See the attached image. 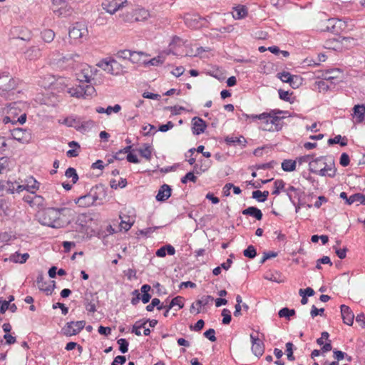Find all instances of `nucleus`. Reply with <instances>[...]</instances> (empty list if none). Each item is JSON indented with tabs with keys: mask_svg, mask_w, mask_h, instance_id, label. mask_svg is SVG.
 I'll return each instance as SVG.
<instances>
[{
	"mask_svg": "<svg viewBox=\"0 0 365 365\" xmlns=\"http://www.w3.org/2000/svg\"><path fill=\"white\" fill-rule=\"evenodd\" d=\"M71 210L67 207H48L43 210L39 214V222L43 225H46L53 228L61 227L60 217L61 215H66Z\"/></svg>",
	"mask_w": 365,
	"mask_h": 365,
	"instance_id": "1",
	"label": "nucleus"
},
{
	"mask_svg": "<svg viewBox=\"0 0 365 365\" xmlns=\"http://www.w3.org/2000/svg\"><path fill=\"white\" fill-rule=\"evenodd\" d=\"M19 81L12 78L9 73L4 72L0 74V96L6 99H14L15 90L18 87Z\"/></svg>",
	"mask_w": 365,
	"mask_h": 365,
	"instance_id": "2",
	"label": "nucleus"
},
{
	"mask_svg": "<svg viewBox=\"0 0 365 365\" xmlns=\"http://www.w3.org/2000/svg\"><path fill=\"white\" fill-rule=\"evenodd\" d=\"M86 322L77 321L67 322L61 329V333L66 336H71L78 334L85 327Z\"/></svg>",
	"mask_w": 365,
	"mask_h": 365,
	"instance_id": "3",
	"label": "nucleus"
},
{
	"mask_svg": "<svg viewBox=\"0 0 365 365\" xmlns=\"http://www.w3.org/2000/svg\"><path fill=\"white\" fill-rule=\"evenodd\" d=\"M283 111L280 110H273L269 113L270 115L268 117L269 120V124L270 123L271 125L268 127V125H266L262 128V130H280L282 128V120L284 117H279L277 115V114L282 113Z\"/></svg>",
	"mask_w": 365,
	"mask_h": 365,
	"instance_id": "4",
	"label": "nucleus"
},
{
	"mask_svg": "<svg viewBox=\"0 0 365 365\" xmlns=\"http://www.w3.org/2000/svg\"><path fill=\"white\" fill-rule=\"evenodd\" d=\"M184 22L187 27L197 29L205 26L207 20L198 14H187L184 16Z\"/></svg>",
	"mask_w": 365,
	"mask_h": 365,
	"instance_id": "5",
	"label": "nucleus"
},
{
	"mask_svg": "<svg viewBox=\"0 0 365 365\" xmlns=\"http://www.w3.org/2000/svg\"><path fill=\"white\" fill-rule=\"evenodd\" d=\"M127 5V0H104L102 3L103 9L110 14H115Z\"/></svg>",
	"mask_w": 365,
	"mask_h": 365,
	"instance_id": "6",
	"label": "nucleus"
},
{
	"mask_svg": "<svg viewBox=\"0 0 365 365\" xmlns=\"http://www.w3.org/2000/svg\"><path fill=\"white\" fill-rule=\"evenodd\" d=\"M97 66L112 75H118L120 64L114 59L104 58L97 63Z\"/></svg>",
	"mask_w": 365,
	"mask_h": 365,
	"instance_id": "7",
	"label": "nucleus"
},
{
	"mask_svg": "<svg viewBox=\"0 0 365 365\" xmlns=\"http://www.w3.org/2000/svg\"><path fill=\"white\" fill-rule=\"evenodd\" d=\"M346 24L341 19H329L327 20L326 28L324 31H329L334 34H339L341 31L345 29Z\"/></svg>",
	"mask_w": 365,
	"mask_h": 365,
	"instance_id": "8",
	"label": "nucleus"
},
{
	"mask_svg": "<svg viewBox=\"0 0 365 365\" xmlns=\"http://www.w3.org/2000/svg\"><path fill=\"white\" fill-rule=\"evenodd\" d=\"M97 293L86 292L83 299V305L86 309L91 313L96 312V304L98 303Z\"/></svg>",
	"mask_w": 365,
	"mask_h": 365,
	"instance_id": "9",
	"label": "nucleus"
},
{
	"mask_svg": "<svg viewBox=\"0 0 365 365\" xmlns=\"http://www.w3.org/2000/svg\"><path fill=\"white\" fill-rule=\"evenodd\" d=\"M353 40L351 37H341L329 38L325 41L324 46L327 49L340 51L343 48V41Z\"/></svg>",
	"mask_w": 365,
	"mask_h": 365,
	"instance_id": "10",
	"label": "nucleus"
},
{
	"mask_svg": "<svg viewBox=\"0 0 365 365\" xmlns=\"http://www.w3.org/2000/svg\"><path fill=\"white\" fill-rule=\"evenodd\" d=\"M36 284L40 290L46 292L47 295H51L56 287L55 281H51L49 285H46V282L44 281V277L42 272H40L36 278Z\"/></svg>",
	"mask_w": 365,
	"mask_h": 365,
	"instance_id": "11",
	"label": "nucleus"
},
{
	"mask_svg": "<svg viewBox=\"0 0 365 365\" xmlns=\"http://www.w3.org/2000/svg\"><path fill=\"white\" fill-rule=\"evenodd\" d=\"M325 156H320L318 157L314 160H312L311 162H309V170L310 173L317 174L320 176H327V170L326 169V167L321 168L320 169H318V167H317V165L319 163H322L325 160Z\"/></svg>",
	"mask_w": 365,
	"mask_h": 365,
	"instance_id": "12",
	"label": "nucleus"
},
{
	"mask_svg": "<svg viewBox=\"0 0 365 365\" xmlns=\"http://www.w3.org/2000/svg\"><path fill=\"white\" fill-rule=\"evenodd\" d=\"M250 339L252 342V351L257 357L261 356L264 351V343L257 336H255L252 334H250Z\"/></svg>",
	"mask_w": 365,
	"mask_h": 365,
	"instance_id": "13",
	"label": "nucleus"
},
{
	"mask_svg": "<svg viewBox=\"0 0 365 365\" xmlns=\"http://www.w3.org/2000/svg\"><path fill=\"white\" fill-rule=\"evenodd\" d=\"M89 194L93 198V200L96 202L98 200H103L106 196V187L103 185L99 184L93 187L89 192Z\"/></svg>",
	"mask_w": 365,
	"mask_h": 365,
	"instance_id": "14",
	"label": "nucleus"
},
{
	"mask_svg": "<svg viewBox=\"0 0 365 365\" xmlns=\"http://www.w3.org/2000/svg\"><path fill=\"white\" fill-rule=\"evenodd\" d=\"M341 314L344 324L349 326L353 324L354 314L348 306L345 304L341 305Z\"/></svg>",
	"mask_w": 365,
	"mask_h": 365,
	"instance_id": "15",
	"label": "nucleus"
},
{
	"mask_svg": "<svg viewBox=\"0 0 365 365\" xmlns=\"http://www.w3.org/2000/svg\"><path fill=\"white\" fill-rule=\"evenodd\" d=\"M172 188L167 184H163L158 190L155 197L157 201L164 202L167 200L171 195Z\"/></svg>",
	"mask_w": 365,
	"mask_h": 365,
	"instance_id": "16",
	"label": "nucleus"
},
{
	"mask_svg": "<svg viewBox=\"0 0 365 365\" xmlns=\"http://www.w3.org/2000/svg\"><path fill=\"white\" fill-rule=\"evenodd\" d=\"M192 121V133L195 135H200L205 132L207 127L206 123L199 117H194Z\"/></svg>",
	"mask_w": 365,
	"mask_h": 365,
	"instance_id": "17",
	"label": "nucleus"
},
{
	"mask_svg": "<svg viewBox=\"0 0 365 365\" xmlns=\"http://www.w3.org/2000/svg\"><path fill=\"white\" fill-rule=\"evenodd\" d=\"M86 31L87 30L81 27V25L76 24L69 30L68 36L71 38L76 40L82 38Z\"/></svg>",
	"mask_w": 365,
	"mask_h": 365,
	"instance_id": "18",
	"label": "nucleus"
},
{
	"mask_svg": "<svg viewBox=\"0 0 365 365\" xmlns=\"http://www.w3.org/2000/svg\"><path fill=\"white\" fill-rule=\"evenodd\" d=\"M133 16H134L135 22L143 21L148 19L150 14L143 8H138L133 10Z\"/></svg>",
	"mask_w": 365,
	"mask_h": 365,
	"instance_id": "19",
	"label": "nucleus"
},
{
	"mask_svg": "<svg viewBox=\"0 0 365 365\" xmlns=\"http://www.w3.org/2000/svg\"><path fill=\"white\" fill-rule=\"evenodd\" d=\"M95 202L96 201L93 200L91 195L88 193L85 195L79 197L76 201V203L78 204L79 207H86L93 205Z\"/></svg>",
	"mask_w": 365,
	"mask_h": 365,
	"instance_id": "20",
	"label": "nucleus"
},
{
	"mask_svg": "<svg viewBox=\"0 0 365 365\" xmlns=\"http://www.w3.org/2000/svg\"><path fill=\"white\" fill-rule=\"evenodd\" d=\"M342 76L343 72L339 68H334L326 72L324 79L332 82L334 80L341 79Z\"/></svg>",
	"mask_w": 365,
	"mask_h": 365,
	"instance_id": "21",
	"label": "nucleus"
},
{
	"mask_svg": "<svg viewBox=\"0 0 365 365\" xmlns=\"http://www.w3.org/2000/svg\"><path fill=\"white\" fill-rule=\"evenodd\" d=\"M354 115L356 118V123H361L364 120L365 115V105L358 104L355 105L353 108Z\"/></svg>",
	"mask_w": 365,
	"mask_h": 365,
	"instance_id": "22",
	"label": "nucleus"
},
{
	"mask_svg": "<svg viewBox=\"0 0 365 365\" xmlns=\"http://www.w3.org/2000/svg\"><path fill=\"white\" fill-rule=\"evenodd\" d=\"M25 56L29 60H34L41 56V49L38 46H31L25 52Z\"/></svg>",
	"mask_w": 365,
	"mask_h": 365,
	"instance_id": "23",
	"label": "nucleus"
},
{
	"mask_svg": "<svg viewBox=\"0 0 365 365\" xmlns=\"http://www.w3.org/2000/svg\"><path fill=\"white\" fill-rule=\"evenodd\" d=\"M136 150L139 153L141 157L145 158L147 160H150L152 158L153 148L149 144L145 143L143 145L142 148H140Z\"/></svg>",
	"mask_w": 365,
	"mask_h": 365,
	"instance_id": "24",
	"label": "nucleus"
},
{
	"mask_svg": "<svg viewBox=\"0 0 365 365\" xmlns=\"http://www.w3.org/2000/svg\"><path fill=\"white\" fill-rule=\"evenodd\" d=\"M29 255L28 253L24 254H20L19 252H15L12 255H11L9 257V259L11 262H15V263H24L26 262V260L29 259Z\"/></svg>",
	"mask_w": 365,
	"mask_h": 365,
	"instance_id": "25",
	"label": "nucleus"
},
{
	"mask_svg": "<svg viewBox=\"0 0 365 365\" xmlns=\"http://www.w3.org/2000/svg\"><path fill=\"white\" fill-rule=\"evenodd\" d=\"M225 141L228 145H236L237 144H239L242 145L243 147H245L247 143L246 140L242 136L240 138L227 136L225 139Z\"/></svg>",
	"mask_w": 365,
	"mask_h": 365,
	"instance_id": "26",
	"label": "nucleus"
},
{
	"mask_svg": "<svg viewBox=\"0 0 365 365\" xmlns=\"http://www.w3.org/2000/svg\"><path fill=\"white\" fill-rule=\"evenodd\" d=\"M356 202L357 205H365V195L358 192L351 195L349 197V205Z\"/></svg>",
	"mask_w": 365,
	"mask_h": 365,
	"instance_id": "27",
	"label": "nucleus"
},
{
	"mask_svg": "<svg viewBox=\"0 0 365 365\" xmlns=\"http://www.w3.org/2000/svg\"><path fill=\"white\" fill-rule=\"evenodd\" d=\"M87 68H84L82 69L81 73L78 74V79L81 82H86V83H90L91 79V74H89L92 72L91 68L88 66H86Z\"/></svg>",
	"mask_w": 365,
	"mask_h": 365,
	"instance_id": "28",
	"label": "nucleus"
},
{
	"mask_svg": "<svg viewBox=\"0 0 365 365\" xmlns=\"http://www.w3.org/2000/svg\"><path fill=\"white\" fill-rule=\"evenodd\" d=\"M82 60V57L78 53L68 54L63 57V61L68 63L69 66H73L72 62L80 63Z\"/></svg>",
	"mask_w": 365,
	"mask_h": 365,
	"instance_id": "29",
	"label": "nucleus"
},
{
	"mask_svg": "<svg viewBox=\"0 0 365 365\" xmlns=\"http://www.w3.org/2000/svg\"><path fill=\"white\" fill-rule=\"evenodd\" d=\"M282 168L286 172H292L296 169V161L292 160H284L282 163Z\"/></svg>",
	"mask_w": 365,
	"mask_h": 365,
	"instance_id": "30",
	"label": "nucleus"
},
{
	"mask_svg": "<svg viewBox=\"0 0 365 365\" xmlns=\"http://www.w3.org/2000/svg\"><path fill=\"white\" fill-rule=\"evenodd\" d=\"M146 54L142 51H132L129 61L133 63H143L144 60H142L143 56H145Z\"/></svg>",
	"mask_w": 365,
	"mask_h": 365,
	"instance_id": "31",
	"label": "nucleus"
},
{
	"mask_svg": "<svg viewBox=\"0 0 365 365\" xmlns=\"http://www.w3.org/2000/svg\"><path fill=\"white\" fill-rule=\"evenodd\" d=\"M322 164L324 165V167H326L328 172L327 176L329 178L335 177L337 170L335 167L334 160H331V161L329 162V164H327L326 162H322Z\"/></svg>",
	"mask_w": 365,
	"mask_h": 365,
	"instance_id": "32",
	"label": "nucleus"
},
{
	"mask_svg": "<svg viewBox=\"0 0 365 365\" xmlns=\"http://www.w3.org/2000/svg\"><path fill=\"white\" fill-rule=\"evenodd\" d=\"M270 115V114H268V113H262L259 115H247L245 114V116L247 118H252L253 120H255L257 119L262 120L264 121V123L266 124V125H269V120L268 117Z\"/></svg>",
	"mask_w": 365,
	"mask_h": 365,
	"instance_id": "33",
	"label": "nucleus"
},
{
	"mask_svg": "<svg viewBox=\"0 0 365 365\" xmlns=\"http://www.w3.org/2000/svg\"><path fill=\"white\" fill-rule=\"evenodd\" d=\"M295 313L296 312L294 309H291L287 307H284L279 311L278 315L281 318L284 317L287 319L289 320L291 317L295 315Z\"/></svg>",
	"mask_w": 365,
	"mask_h": 365,
	"instance_id": "34",
	"label": "nucleus"
},
{
	"mask_svg": "<svg viewBox=\"0 0 365 365\" xmlns=\"http://www.w3.org/2000/svg\"><path fill=\"white\" fill-rule=\"evenodd\" d=\"M83 86L79 85L77 87H72L68 88L67 92L71 95L72 97L76 98H83Z\"/></svg>",
	"mask_w": 365,
	"mask_h": 365,
	"instance_id": "35",
	"label": "nucleus"
},
{
	"mask_svg": "<svg viewBox=\"0 0 365 365\" xmlns=\"http://www.w3.org/2000/svg\"><path fill=\"white\" fill-rule=\"evenodd\" d=\"M287 192V195L292 203V205H295V200L293 199V195L292 194V192L296 193V195L298 196V200H299V195H300V190L298 188L294 187L292 185L289 186V187L284 190Z\"/></svg>",
	"mask_w": 365,
	"mask_h": 365,
	"instance_id": "36",
	"label": "nucleus"
},
{
	"mask_svg": "<svg viewBox=\"0 0 365 365\" xmlns=\"http://www.w3.org/2000/svg\"><path fill=\"white\" fill-rule=\"evenodd\" d=\"M183 297L180 296H178L173 298L168 304V309H172L175 306L178 307V309H180L183 307Z\"/></svg>",
	"mask_w": 365,
	"mask_h": 365,
	"instance_id": "37",
	"label": "nucleus"
},
{
	"mask_svg": "<svg viewBox=\"0 0 365 365\" xmlns=\"http://www.w3.org/2000/svg\"><path fill=\"white\" fill-rule=\"evenodd\" d=\"M55 37V33L51 29H46L41 32L42 39L46 42H51Z\"/></svg>",
	"mask_w": 365,
	"mask_h": 365,
	"instance_id": "38",
	"label": "nucleus"
},
{
	"mask_svg": "<svg viewBox=\"0 0 365 365\" xmlns=\"http://www.w3.org/2000/svg\"><path fill=\"white\" fill-rule=\"evenodd\" d=\"M65 175L68 178H71L73 184L76 183L78 180V175L73 168H68L65 172Z\"/></svg>",
	"mask_w": 365,
	"mask_h": 365,
	"instance_id": "39",
	"label": "nucleus"
},
{
	"mask_svg": "<svg viewBox=\"0 0 365 365\" xmlns=\"http://www.w3.org/2000/svg\"><path fill=\"white\" fill-rule=\"evenodd\" d=\"M211 297L210 296H207L206 297V299L203 300V299H198L197 300L195 303H193L192 304V306L190 307V312H192V310L195 308V306L197 307V314H199L200 312V308L202 306H205L207 304L208 302V299H210Z\"/></svg>",
	"mask_w": 365,
	"mask_h": 365,
	"instance_id": "40",
	"label": "nucleus"
},
{
	"mask_svg": "<svg viewBox=\"0 0 365 365\" xmlns=\"http://www.w3.org/2000/svg\"><path fill=\"white\" fill-rule=\"evenodd\" d=\"M303 79L301 76L297 75H293L292 79L290 80L289 85L294 88H298L302 84Z\"/></svg>",
	"mask_w": 365,
	"mask_h": 365,
	"instance_id": "41",
	"label": "nucleus"
},
{
	"mask_svg": "<svg viewBox=\"0 0 365 365\" xmlns=\"http://www.w3.org/2000/svg\"><path fill=\"white\" fill-rule=\"evenodd\" d=\"M83 98H86L87 97L92 96L96 93L95 88L91 85L83 86Z\"/></svg>",
	"mask_w": 365,
	"mask_h": 365,
	"instance_id": "42",
	"label": "nucleus"
},
{
	"mask_svg": "<svg viewBox=\"0 0 365 365\" xmlns=\"http://www.w3.org/2000/svg\"><path fill=\"white\" fill-rule=\"evenodd\" d=\"M45 200L44 198L38 195H34L33 197V207H36L38 208H43L45 205Z\"/></svg>",
	"mask_w": 365,
	"mask_h": 365,
	"instance_id": "43",
	"label": "nucleus"
},
{
	"mask_svg": "<svg viewBox=\"0 0 365 365\" xmlns=\"http://www.w3.org/2000/svg\"><path fill=\"white\" fill-rule=\"evenodd\" d=\"M165 61V58L161 56H158L157 57H154L148 61H143V63L145 65L150 66H158L162 64Z\"/></svg>",
	"mask_w": 365,
	"mask_h": 365,
	"instance_id": "44",
	"label": "nucleus"
},
{
	"mask_svg": "<svg viewBox=\"0 0 365 365\" xmlns=\"http://www.w3.org/2000/svg\"><path fill=\"white\" fill-rule=\"evenodd\" d=\"M243 255L247 258L253 259L257 255L256 248L253 245H249L247 248L243 251Z\"/></svg>",
	"mask_w": 365,
	"mask_h": 365,
	"instance_id": "45",
	"label": "nucleus"
},
{
	"mask_svg": "<svg viewBox=\"0 0 365 365\" xmlns=\"http://www.w3.org/2000/svg\"><path fill=\"white\" fill-rule=\"evenodd\" d=\"M274 190L272 192L273 195H278L281 190H284L285 182L283 180H277L274 182Z\"/></svg>",
	"mask_w": 365,
	"mask_h": 365,
	"instance_id": "46",
	"label": "nucleus"
},
{
	"mask_svg": "<svg viewBox=\"0 0 365 365\" xmlns=\"http://www.w3.org/2000/svg\"><path fill=\"white\" fill-rule=\"evenodd\" d=\"M146 324V322L144 321H138L135 323V324L133 326L132 328V332L134 333L137 336H140L141 332L140 331V329L145 328V326Z\"/></svg>",
	"mask_w": 365,
	"mask_h": 365,
	"instance_id": "47",
	"label": "nucleus"
},
{
	"mask_svg": "<svg viewBox=\"0 0 365 365\" xmlns=\"http://www.w3.org/2000/svg\"><path fill=\"white\" fill-rule=\"evenodd\" d=\"M117 343L119 345V351L122 354H125V353L128 352L129 343L128 342V341L125 339H123V338L119 339L117 341Z\"/></svg>",
	"mask_w": 365,
	"mask_h": 365,
	"instance_id": "48",
	"label": "nucleus"
},
{
	"mask_svg": "<svg viewBox=\"0 0 365 365\" xmlns=\"http://www.w3.org/2000/svg\"><path fill=\"white\" fill-rule=\"evenodd\" d=\"M247 14V9L244 6L237 7L233 14L235 19H240L245 17Z\"/></svg>",
	"mask_w": 365,
	"mask_h": 365,
	"instance_id": "49",
	"label": "nucleus"
},
{
	"mask_svg": "<svg viewBox=\"0 0 365 365\" xmlns=\"http://www.w3.org/2000/svg\"><path fill=\"white\" fill-rule=\"evenodd\" d=\"M249 215L255 217L257 220H261L263 216L262 211L254 206H251V211Z\"/></svg>",
	"mask_w": 365,
	"mask_h": 365,
	"instance_id": "50",
	"label": "nucleus"
},
{
	"mask_svg": "<svg viewBox=\"0 0 365 365\" xmlns=\"http://www.w3.org/2000/svg\"><path fill=\"white\" fill-rule=\"evenodd\" d=\"M328 264L330 266L332 265V262H331L330 258L328 256H324L323 257L317 260L316 269H322L321 264Z\"/></svg>",
	"mask_w": 365,
	"mask_h": 365,
	"instance_id": "51",
	"label": "nucleus"
},
{
	"mask_svg": "<svg viewBox=\"0 0 365 365\" xmlns=\"http://www.w3.org/2000/svg\"><path fill=\"white\" fill-rule=\"evenodd\" d=\"M292 76H293V75H292L290 73L287 72V71H282L281 73H277V77L282 82L288 83H289L290 80L292 79Z\"/></svg>",
	"mask_w": 365,
	"mask_h": 365,
	"instance_id": "52",
	"label": "nucleus"
},
{
	"mask_svg": "<svg viewBox=\"0 0 365 365\" xmlns=\"http://www.w3.org/2000/svg\"><path fill=\"white\" fill-rule=\"evenodd\" d=\"M293 347L294 345L292 342H287L286 344V352L288 360L292 361L295 359V357L293 354Z\"/></svg>",
	"mask_w": 365,
	"mask_h": 365,
	"instance_id": "53",
	"label": "nucleus"
},
{
	"mask_svg": "<svg viewBox=\"0 0 365 365\" xmlns=\"http://www.w3.org/2000/svg\"><path fill=\"white\" fill-rule=\"evenodd\" d=\"M222 324H229L232 320V316L230 311L227 309H224L222 311Z\"/></svg>",
	"mask_w": 365,
	"mask_h": 365,
	"instance_id": "54",
	"label": "nucleus"
},
{
	"mask_svg": "<svg viewBox=\"0 0 365 365\" xmlns=\"http://www.w3.org/2000/svg\"><path fill=\"white\" fill-rule=\"evenodd\" d=\"M279 96L281 100H283L287 102L293 103V101L291 100L290 95L292 93H289V91H285L282 89H279L278 91Z\"/></svg>",
	"mask_w": 365,
	"mask_h": 365,
	"instance_id": "55",
	"label": "nucleus"
},
{
	"mask_svg": "<svg viewBox=\"0 0 365 365\" xmlns=\"http://www.w3.org/2000/svg\"><path fill=\"white\" fill-rule=\"evenodd\" d=\"M197 180V177L194 175L192 172L187 173L185 176L181 178V182L185 184L187 181H191L192 182H195Z\"/></svg>",
	"mask_w": 365,
	"mask_h": 365,
	"instance_id": "56",
	"label": "nucleus"
},
{
	"mask_svg": "<svg viewBox=\"0 0 365 365\" xmlns=\"http://www.w3.org/2000/svg\"><path fill=\"white\" fill-rule=\"evenodd\" d=\"M130 54H131L130 50L125 49V50H120V51H118L117 53L115 54V56L117 58H122L124 60H125V59L129 60L130 57Z\"/></svg>",
	"mask_w": 365,
	"mask_h": 365,
	"instance_id": "57",
	"label": "nucleus"
},
{
	"mask_svg": "<svg viewBox=\"0 0 365 365\" xmlns=\"http://www.w3.org/2000/svg\"><path fill=\"white\" fill-rule=\"evenodd\" d=\"M143 130L145 131L143 135L145 136L154 135L156 133L155 127L151 124L143 126Z\"/></svg>",
	"mask_w": 365,
	"mask_h": 365,
	"instance_id": "58",
	"label": "nucleus"
},
{
	"mask_svg": "<svg viewBox=\"0 0 365 365\" xmlns=\"http://www.w3.org/2000/svg\"><path fill=\"white\" fill-rule=\"evenodd\" d=\"M277 252H264L263 253V257H262L261 260L259 261L260 264H264L267 259L276 257L277 256Z\"/></svg>",
	"mask_w": 365,
	"mask_h": 365,
	"instance_id": "59",
	"label": "nucleus"
},
{
	"mask_svg": "<svg viewBox=\"0 0 365 365\" xmlns=\"http://www.w3.org/2000/svg\"><path fill=\"white\" fill-rule=\"evenodd\" d=\"M165 110H170L172 115H175L180 114L181 110H185V109L182 106H174L165 107Z\"/></svg>",
	"mask_w": 365,
	"mask_h": 365,
	"instance_id": "60",
	"label": "nucleus"
},
{
	"mask_svg": "<svg viewBox=\"0 0 365 365\" xmlns=\"http://www.w3.org/2000/svg\"><path fill=\"white\" fill-rule=\"evenodd\" d=\"M204 336L207 338L211 341H215L217 338L215 336V331L214 329H209L203 334Z\"/></svg>",
	"mask_w": 365,
	"mask_h": 365,
	"instance_id": "61",
	"label": "nucleus"
},
{
	"mask_svg": "<svg viewBox=\"0 0 365 365\" xmlns=\"http://www.w3.org/2000/svg\"><path fill=\"white\" fill-rule=\"evenodd\" d=\"M350 158L347 153H343L339 159V163L343 167H346L349 165Z\"/></svg>",
	"mask_w": 365,
	"mask_h": 365,
	"instance_id": "62",
	"label": "nucleus"
},
{
	"mask_svg": "<svg viewBox=\"0 0 365 365\" xmlns=\"http://www.w3.org/2000/svg\"><path fill=\"white\" fill-rule=\"evenodd\" d=\"M24 130L22 128H16L12 130L11 135L13 138L19 141H21L23 138Z\"/></svg>",
	"mask_w": 365,
	"mask_h": 365,
	"instance_id": "63",
	"label": "nucleus"
},
{
	"mask_svg": "<svg viewBox=\"0 0 365 365\" xmlns=\"http://www.w3.org/2000/svg\"><path fill=\"white\" fill-rule=\"evenodd\" d=\"M126 361V357L125 356H117L114 358L111 365H123Z\"/></svg>",
	"mask_w": 365,
	"mask_h": 365,
	"instance_id": "64",
	"label": "nucleus"
}]
</instances>
